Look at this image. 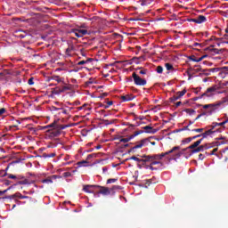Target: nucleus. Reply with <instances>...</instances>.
Segmentation results:
<instances>
[{"mask_svg": "<svg viewBox=\"0 0 228 228\" xmlns=\"http://www.w3.org/2000/svg\"><path fill=\"white\" fill-rule=\"evenodd\" d=\"M172 102H175V101L179 100V97L175 94L173 97L170 98Z\"/></svg>", "mask_w": 228, "mask_h": 228, "instance_id": "46", "label": "nucleus"}, {"mask_svg": "<svg viewBox=\"0 0 228 228\" xmlns=\"http://www.w3.org/2000/svg\"><path fill=\"white\" fill-rule=\"evenodd\" d=\"M134 99V96L133 94H126L121 96V100L123 102H128L129 101H133Z\"/></svg>", "mask_w": 228, "mask_h": 228, "instance_id": "12", "label": "nucleus"}, {"mask_svg": "<svg viewBox=\"0 0 228 228\" xmlns=\"http://www.w3.org/2000/svg\"><path fill=\"white\" fill-rule=\"evenodd\" d=\"M146 168H150V170H158V168H155L154 167H152L151 164L150 166H147Z\"/></svg>", "mask_w": 228, "mask_h": 228, "instance_id": "57", "label": "nucleus"}, {"mask_svg": "<svg viewBox=\"0 0 228 228\" xmlns=\"http://www.w3.org/2000/svg\"><path fill=\"white\" fill-rule=\"evenodd\" d=\"M99 113L101 115H103V117H108V114H106V110H100Z\"/></svg>", "mask_w": 228, "mask_h": 228, "instance_id": "49", "label": "nucleus"}, {"mask_svg": "<svg viewBox=\"0 0 228 228\" xmlns=\"http://www.w3.org/2000/svg\"><path fill=\"white\" fill-rule=\"evenodd\" d=\"M190 22H195V24H204V22H208V18L204 15H199L196 18L189 20Z\"/></svg>", "mask_w": 228, "mask_h": 228, "instance_id": "8", "label": "nucleus"}, {"mask_svg": "<svg viewBox=\"0 0 228 228\" xmlns=\"http://www.w3.org/2000/svg\"><path fill=\"white\" fill-rule=\"evenodd\" d=\"M10 189H11V187H9V188H7V189H5L4 191H0V197L4 195V193H6V191H8V190H10Z\"/></svg>", "mask_w": 228, "mask_h": 228, "instance_id": "48", "label": "nucleus"}, {"mask_svg": "<svg viewBox=\"0 0 228 228\" xmlns=\"http://www.w3.org/2000/svg\"><path fill=\"white\" fill-rule=\"evenodd\" d=\"M139 74H142V75L147 74V69H142L141 71H139Z\"/></svg>", "mask_w": 228, "mask_h": 228, "instance_id": "61", "label": "nucleus"}, {"mask_svg": "<svg viewBox=\"0 0 228 228\" xmlns=\"http://www.w3.org/2000/svg\"><path fill=\"white\" fill-rule=\"evenodd\" d=\"M106 172H108V167H102V174H106Z\"/></svg>", "mask_w": 228, "mask_h": 228, "instance_id": "64", "label": "nucleus"}, {"mask_svg": "<svg viewBox=\"0 0 228 228\" xmlns=\"http://www.w3.org/2000/svg\"><path fill=\"white\" fill-rule=\"evenodd\" d=\"M184 152H186V149H183L182 151L176 152L173 158V159H179L181 156H184Z\"/></svg>", "mask_w": 228, "mask_h": 228, "instance_id": "18", "label": "nucleus"}, {"mask_svg": "<svg viewBox=\"0 0 228 228\" xmlns=\"http://www.w3.org/2000/svg\"><path fill=\"white\" fill-rule=\"evenodd\" d=\"M142 184H144V188H149V186L152 184V179L145 180L144 183Z\"/></svg>", "mask_w": 228, "mask_h": 228, "instance_id": "27", "label": "nucleus"}, {"mask_svg": "<svg viewBox=\"0 0 228 228\" xmlns=\"http://www.w3.org/2000/svg\"><path fill=\"white\" fill-rule=\"evenodd\" d=\"M218 126V123L217 122H213L211 126H209V129H212V131H216V133L218 131V130H215V127Z\"/></svg>", "mask_w": 228, "mask_h": 228, "instance_id": "28", "label": "nucleus"}, {"mask_svg": "<svg viewBox=\"0 0 228 228\" xmlns=\"http://www.w3.org/2000/svg\"><path fill=\"white\" fill-rule=\"evenodd\" d=\"M100 97L101 99H104V97H108V93H102Z\"/></svg>", "mask_w": 228, "mask_h": 228, "instance_id": "58", "label": "nucleus"}, {"mask_svg": "<svg viewBox=\"0 0 228 228\" xmlns=\"http://www.w3.org/2000/svg\"><path fill=\"white\" fill-rule=\"evenodd\" d=\"M92 188H97V185H84L83 191H86V193H94Z\"/></svg>", "mask_w": 228, "mask_h": 228, "instance_id": "10", "label": "nucleus"}, {"mask_svg": "<svg viewBox=\"0 0 228 228\" xmlns=\"http://www.w3.org/2000/svg\"><path fill=\"white\" fill-rule=\"evenodd\" d=\"M71 33H73V35H75V37H77V38H81V36L79 35V32H77V28H73L71 30Z\"/></svg>", "mask_w": 228, "mask_h": 228, "instance_id": "31", "label": "nucleus"}, {"mask_svg": "<svg viewBox=\"0 0 228 228\" xmlns=\"http://www.w3.org/2000/svg\"><path fill=\"white\" fill-rule=\"evenodd\" d=\"M143 133H145V131H143V130H137L133 134H131L129 137H127V138H121L119 140V142H121L122 143H127L128 142H131V140H133V138H136V136H138V134H143Z\"/></svg>", "mask_w": 228, "mask_h": 228, "instance_id": "4", "label": "nucleus"}, {"mask_svg": "<svg viewBox=\"0 0 228 228\" xmlns=\"http://www.w3.org/2000/svg\"><path fill=\"white\" fill-rule=\"evenodd\" d=\"M52 79H53V81H57V83H61L62 81L61 77H60L59 76H53L52 77Z\"/></svg>", "mask_w": 228, "mask_h": 228, "instance_id": "33", "label": "nucleus"}, {"mask_svg": "<svg viewBox=\"0 0 228 228\" xmlns=\"http://www.w3.org/2000/svg\"><path fill=\"white\" fill-rule=\"evenodd\" d=\"M217 89H218V86H214L208 87L206 90V92L201 94L200 99H202V97H211V96H213L215 92H216Z\"/></svg>", "mask_w": 228, "mask_h": 228, "instance_id": "5", "label": "nucleus"}, {"mask_svg": "<svg viewBox=\"0 0 228 228\" xmlns=\"http://www.w3.org/2000/svg\"><path fill=\"white\" fill-rule=\"evenodd\" d=\"M208 51H210V53H214L215 54H222L223 51L222 50H218L216 48H214L213 45L209 46L208 48Z\"/></svg>", "mask_w": 228, "mask_h": 228, "instance_id": "19", "label": "nucleus"}, {"mask_svg": "<svg viewBox=\"0 0 228 228\" xmlns=\"http://www.w3.org/2000/svg\"><path fill=\"white\" fill-rule=\"evenodd\" d=\"M54 156H56L55 152L48 153V158H54Z\"/></svg>", "mask_w": 228, "mask_h": 228, "instance_id": "60", "label": "nucleus"}, {"mask_svg": "<svg viewBox=\"0 0 228 228\" xmlns=\"http://www.w3.org/2000/svg\"><path fill=\"white\" fill-rule=\"evenodd\" d=\"M164 158H165V155L163 153L151 155L152 161H160V159H163Z\"/></svg>", "mask_w": 228, "mask_h": 228, "instance_id": "16", "label": "nucleus"}, {"mask_svg": "<svg viewBox=\"0 0 228 228\" xmlns=\"http://www.w3.org/2000/svg\"><path fill=\"white\" fill-rule=\"evenodd\" d=\"M186 113H189V115H194L195 110L193 109H186Z\"/></svg>", "mask_w": 228, "mask_h": 228, "instance_id": "41", "label": "nucleus"}, {"mask_svg": "<svg viewBox=\"0 0 228 228\" xmlns=\"http://www.w3.org/2000/svg\"><path fill=\"white\" fill-rule=\"evenodd\" d=\"M77 33H78V35H80V38H83V37H85V35H88V30L77 28Z\"/></svg>", "mask_w": 228, "mask_h": 228, "instance_id": "22", "label": "nucleus"}, {"mask_svg": "<svg viewBox=\"0 0 228 228\" xmlns=\"http://www.w3.org/2000/svg\"><path fill=\"white\" fill-rule=\"evenodd\" d=\"M190 60H191V61H195L196 63H199V61H202V60H204V57H200L197 59L195 56H191Z\"/></svg>", "mask_w": 228, "mask_h": 228, "instance_id": "23", "label": "nucleus"}, {"mask_svg": "<svg viewBox=\"0 0 228 228\" xmlns=\"http://www.w3.org/2000/svg\"><path fill=\"white\" fill-rule=\"evenodd\" d=\"M191 131L193 133H202V131H204V128H194Z\"/></svg>", "mask_w": 228, "mask_h": 228, "instance_id": "43", "label": "nucleus"}, {"mask_svg": "<svg viewBox=\"0 0 228 228\" xmlns=\"http://www.w3.org/2000/svg\"><path fill=\"white\" fill-rule=\"evenodd\" d=\"M165 67H166L167 70H174V66L170 63H166Z\"/></svg>", "mask_w": 228, "mask_h": 228, "instance_id": "35", "label": "nucleus"}, {"mask_svg": "<svg viewBox=\"0 0 228 228\" xmlns=\"http://www.w3.org/2000/svg\"><path fill=\"white\" fill-rule=\"evenodd\" d=\"M216 143L218 142L205 143L203 145H200L195 150L191 151L190 156H191V154H197V152H204V151H208V149H213V147H215Z\"/></svg>", "mask_w": 228, "mask_h": 228, "instance_id": "1", "label": "nucleus"}, {"mask_svg": "<svg viewBox=\"0 0 228 228\" xmlns=\"http://www.w3.org/2000/svg\"><path fill=\"white\" fill-rule=\"evenodd\" d=\"M185 94H186V89H183V91H179L176 93V97H178V99H181V97H183Z\"/></svg>", "mask_w": 228, "mask_h": 228, "instance_id": "24", "label": "nucleus"}, {"mask_svg": "<svg viewBox=\"0 0 228 228\" xmlns=\"http://www.w3.org/2000/svg\"><path fill=\"white\" fill-rule=\"evenodd\" d=\"M215 152H218V148H215V149L209 153V156L215 155Z\"/></svg>", "mask_w": 228, "mask_h": 228, "instance_id": "52", "label": "nucleus"}, {"mask_svg": "<svg viewBox=\"0 0 228 228\" xmlns=\"http://www.w3.org/2000/svg\"><path fill=\"white\" fill-rule=\"evenodd\" d=\"M66 127H69V126L67 125H58V123L55 124V129L57 131H59V133L61 134V131H63V129H66Z\"/></svg>", "mask_w": 228, "mask_h": 228, "instance_id": "20", "label": "nucleus"}, {"mask_svg": "<svg viewBox=\"0 0 228 228\" xmlns=\"http://www.w3.org/2000/svg\"><path fill=\"white\" fill-rule=\"evenodd\" d=\"M129 159H133L134 161H137V163H142V159H139L135 156H132L131 158L126 159V161H129Z\"/></svg>", "mask_w": 228, "mask_h": 228, "instance_id": "25", "label": "nucleus"}, {"mask_svg": "<svg viewBox=\"0 0 228 228\" xmlns=\"http://www.w3.org/2000/svg\"><path fill=\"white\" fill-rule=\"evenodd\" d=\"M18 184H30L29 181H28V179H24L22 181H19Z\"/></svg>", "mask_w": 228, "mask_h": 228, "instance_id": "38", "label": "nucleus"}, {"mask_svg": "<svg viewBox=\"0 0 228 228\" xmlns=\"http://www.w3.org/2000/svg\"><path fill=\"white\" fill-rule=\"evenodd\" d=\"M132 77L136 86H145V85H147V80H145V78H142L140 76L136 74V72H134L132 74Z\"/></svg>", "mask_w": 228, "mask_h": 228, "instance_id": "2", "label": "nucleus"}, {"mask_svg": "<svg viewBox=\"0 0 228 228\" xmlns=\"http://www.w3.org/2000/svg\"><path fill=\"white\" fill-rule=\"evenodd\" d=\"M151 165H161L163 167V162L158 160H152Z\"/></svg>", "mask_w": 228, "mask_h": 228, "instance_id": "39", "label": "nucleus"}, {"mask_svg": "<svg viewBox=\"0 0 228 228\" xmlns=\"http://www.w3.org/2000/svg\"><path fill=\"white\" fill-rule=\"evenodd\" d=\"M200 136H202V134H200L198 135H194L191 138H192V140H197V138H200Z\"/></svg>", "mask_w": 228, "mask_h": 228, "instance_id": "59", "label": "nucleus"}, {"mask_svg": "<svg viewBox=\"0 0 228 228\" xmlns=\"http://www.w3.org/2000/svg\"><path fill=\"white\" fill-rule=\"evenodd\" d=\"M8 179H17V175H8Z\"/></svg>", "mask_w": 228, "mask_h": 228, "instance_id": "54", "label": "nucleus"}, {"mask_svg": "<svg viewBox=\"0 0 228 228\" xmlns=\"http://www.w3.org/2000/svg\"><path fill=\"white\" fill-rule=\"evenodd\" d=\"M142 129H144L145 133H149L151 134H154L157 133V130L152 128V126H146L142 127Z\"/></svg>", "mask_w": 228, "mask_h": 228, "instance_id": "13", "label": "nucleus"}, {"mask_svg": "<svg viewBox=\"0 0 228 228\" xmlns=\"http://www.w3.org/2000/svg\"><path fill=\"white\" fill-rule=\"evenodd\" d=\"M61 134L60 133V130H57L56 128H53L48 131V136L49 138H56L60 136Z\"/></svg>", "mask_w": 228, "mask_h": 228, "instance_id": "9", "label": "nucleus"}, {"mask_svg": "<svg viewBox=\"0 0 228 228\" xmlns=\"http://www.w3.org/2000/svg\"><path fill=\"white\" fill-rule=\"evenodd\" d=\"M216 131H213V129H208L205 133L201 134V136L204 140V138H208V136H211V134H215Z\"/></svg>", "mask_w": 228, "mask_h": 228, "instance_id": "15", "label": "nucleus"}, {"mask_svg": "<svg viewBox=\"0 0 228 228\" xmlns=\"http://www.w3.org/2000/svg\"><path fill=\"white\" fill-rule=\"evenodd\" d=\"M86 164H88V161L86 160L77 162L78 167H86Z\"/></svg>", "mask_w": 228, "mask_h": 228, "instance_id": "34", "label": "nucleus"}, {"mask_svg": "<svg viewBox=\"0 0 228 228\" xmlns=\"http://www.w3.org/2000/svg\"><path fill=\"white\" fill-rule=\"evenodd\" d=\"M33 79H34L33 77H30V78L28 79V84L30 85V86H31V85H35V82L33 81Z\"/></svg>", "mask_w": 228, "mask_h": 228, "instance_id": "55", "label": "nucleus"}, {"mask_svg": "<svg viewBox=\"0 0 228 228\" xmlns=\"http://www.w3.org/2000/svg\"><path fill=\"white\" fill-rule=\"evenodd\" d=\"M66 54L67 56H70V48L66 49Z\"/></svg>", "mask_w": 228, "mask_h": 228, "instance_id": "63", "label": "nucleus"}, {"mask_svg": "<svg viewBox=\"0 0 228 228\" xmlns=\"http://www.w3.org/2000/svg\"><path fill=\"white\" fill-rule=\"evenodd\" d=\"M151 3H152V0H142L141 6H148Z\"/></svg>", "mask_w": 228, "mask_h": 228, "instance_id": "26", "label": "nucleus"}, {"mask_svg": "<svg viewBox=\"0 0 228 228\" xmlns=\"http://www.w3.org/2000/svg\"><path fill=\"white\" fill-rule=\"evenodd\" d=\"M197 148H198V146H196L195 142H193V143L191 144L189 147L184 148V149H186V151H188V150H190V149H191V151H195V149H197Z\"/></svg>", "mask_w": 228, "mask_h": 228, "instance_id": "29", "label": "nucleus"}, {"mask_svg": "<svg viewBox=\"0 0 228 228\" xmlns=\"http://www.w3.org/2000/svg\"><path fill=\"white\" fill-rule=\"evenodd\" d=\"M204 115H206V112H203L200 115H198L197 118L194 119V121L199 120V118H200V117H204Z\"/></svg>", "mask_w": 228, "mask_h": 228, "instance_id": "53", "label": "nucleus"}, {"mask_svg": "<svg viewBox=\"0 0 228 228\" xmlns=\"http://www.w3.org/2000/svg\"><path fill=\"white\" fill-rule=\"evenodd\" d=\"M204 158H206V156H204V154L200 153L199 155V159L202 160V159H204Z\"/></svg>", "mask_w": 228, "mask_h": 228, "instance_id": "62", "label": "nucleus"}, {"mask_svg": "<svg viewBox=\"0 0 228 228\" xmlns=\"http://www.w3.org/2000/svg\"><path fill=\"white\" fill-rule=\"evenodd\" d=\"M222 104H224V102H218L216 103L206 104V105H203V109L209 110V113H213V111H215L216 110H218V108H220V106H222Z\"/></svg>", "mask_w": 228, "mask_h": 228, "instance_id": "3", "label": "nucleus"}, {"mask_svg": "<svg viewBox=\"0 0 228 228\" xmlns=\"http://www.w3.org/2000/svg\"><path fill=\"white\" fill-rule=\"evenodd\" d=\"M4 113H6V109H4V108L0 109V117L2 115H4Z\"/></svg>", "mask_w": 228, "mask_h": 228, "instance_id": "51", "label": "nucleus"}, {"mask_svg": "<svg viewBox=\"0 0 228 228\" xmlns=\"http://www.w3.org/2000/svg\"><path fill=\"white\" fill-rule=\"evenodd\" d=\"M197 148H198V146H196L195 142H193V143L191 144L189 147L184 148V149H186V151H188V150H190V149H191V151H195V149H197Z\"/></svg>", "mask_w": 228, "mask_h": 228, "instance_id": "30", "label": "nucleus"}, {"mask_svg": "<svg viewBox=\"0 0 228 228\" xmlns=\"http://www.w3.org/2000/svg\"><path fill=\"white\" fill-rule=\"evenodd\" d=\"M67 90H70V86H63L60 92H67Z\"/></svg>", "mask_w": 228, "mask_h": 228, "instance_id": "47", "label": "nucleus"}, {"mask_svg": "<svg viewBox=\"0 0 228 228\" xmlns=\"http://www.w3.org/2000/svg\"><path fill=\"white\" fill-rule=\"evenodd\" d=\"M118 179L117 178H110L107 180V184H111L113 183H117Z\"/></svg>", "mask_w": 228, "mask_h": 228, "instance_id": "36", "label": "nucleus"}, {"mask_svg": "<svg viewBox=\"0 0 228 228\" xmlns=\"http://www.w3.org/2000/svg\"><path fill=\"white\" fill-rule=\"evenodd\" d=\"M60 110H63V108L52 107L51 111H60Z\"/></svg>", "mask_w": 228, "mask_h": 228, "instance_id": "50", "label": "nucleus"}, {"mask_svg": "<svg viewBox=\"0 0 228 228\" xmlns=\"http://www.w3.org/2000/svg\"><path fill=\"white\" fill-rule=\"evenodd\" d=\"M203 140H204V138L202 137L201 139L196 141L194 143L196 144L197 147H199V145H200L202 143Z\"/></svg>", "mask_w": 228, "mask_h": 228, "instance_id": "45", "label": "nucleus"}, {"mask_svg": "<svg viewBox=\"0 0 228 228\" xmlns=\"http://www.w3.org/2000/svg\"><path fill=\"white\" fill-rule=\"evenodd\" d=\"M157 72H158V74H163V68L161 66H158Z\"/></svg>", "mask_w": 228, "mask_h": 228, "instance_id": "44", "label": "nucleus"}, {"mask_svg": "<svg viewBox=\"0 0 228 228\" xmlns=\"http://www.w3.org/2000/svg\"><path fill=\"white\" fill-rule=\"evenodd\" d=\"M143 145H149V139L145 138L141 140L140 142H137V144L134 147H132L128 152H134V151H136V149H142V147H143Z\"/></svg>", "mask_w": 228, "mask_h": 228, "instance_id": "6", "label": "nucleus"}, {"mask_svg": "<svg viewBox=\"0 0 228 228\" xmlns=\"http://www.w3.org/2000/svg\"><path fill=\"white\" fill-rule=\"evenodd\" d=\"M64 177H70V175H72V174L70 172H65L63 173Z\"/></svg>", "mask_w": 228, "mask_h": 228, "instance_id": "56", "label": "nucleus"}, {"mask_svg": "<svg viewBox=\"0 0 228 228\" xmlns=\"http://www.w3.org/2000/svg\"><path fill=\"white\" fill-rule=\"evenodd\" d=\"M142 158H144V159H142V165H145V163L149 161L151 163L152 161V155H142Z\"/></svg>", "mask_w": 228, "mask_h": 228, "instance_id": "14", "label": "nucleus"}, {"mask_svg": "<svg viewBox=\"0 0 228 228\" xmlns=\"http://www.w3.org/2000/svg\"><path fill=\"white\" fill-rule=\"evenodd\" d=\"M57 123H58V121L55 120L54 122H53L52 124L46 126L45 127H53V129H55Z\"/></svg>", "mask_w": 228, "mask_h": 228, "instance_id": "42", "label": "nucleus"}, {"mask_svg": "<svg viewBox=\"0 0 228 228\" xmlns=\"http://www.w3.org/2000/svg\"><path fill=\"white\" fill-rule=\"evenodd\" d=\"M192 47H200V49H202L204 47V45L200 44V43H194L192 45Z\"/></svg>", "mask_w": 228, "mask_h": 228, "instance_id": "40", "label": "nucleus"}, {"mask_svg": "<svg viewBox=\"0 0 228 228\" xmlns=\"http://www.w3.org/2000/svg\"><path fill=\"white\" fill-rule=\"evenodd\" d=\"M193 139L191 137L185 138L182 141V143L186 144L190 143Z\"/></svg>", "mask_w": 228, "mask_h": 228, "instance_id": "32", "label": "nucleus"}, {"mask_svg": "<svg viewBox=\"0 0 228 228\" xmlns=\"http://www.w3.org/2000/svg\"><path fill=\"white\" fill-rule=\"evenodd\" d=\"M96 188H98L100 190L98 191V193H100L102 195H111V193H115L114 191H110V188H108V187L96 185Z\"/></svg>", "mask_w": 228, "mask_h": 228, "instance_id": "7", "label": "nucleus"}, {"mask_svg": "<svg viewBox=\"0 0 228 228\" xmlns=\"http://www.w3.org/2000/svg\"><path fill=\"white\" fill-rule=\"evenodd\" d=\"M181 131H190V126H183V128L178 129L177 133H181Z\"/></svg>", "mask_w": 228, "mask_h": 228, "instance_id": "37", "label": "nucleus"}, {"mask_svg": "<svg viewBox=\"0 0 228 228\" xmlns=\"http://www.w3.org/2000/svg\"><path fill=\"white\" fill-rule=\"evenodd\" d=\"M180 150H181L180 146H175L170 151H166L162 154L164 155V158H165V156H168V154H172L173 152H175V151H180Z\"/></svg>", "mask_w": 228, "mask_h": 228, "instance_id": "17", "label": "nucleus"}, {"mask_svg": "<svg viewBox=\"0 0 228 228\" xmlns=\"http://www.w3.org/2000/svg\"><path fill=\"white\" fill-rule=\"evenodd\" d=\"M92 61H94V59L92 58H88L86 61H80L77 62V65H86V63H92Z\"/></svg>", "mask_w": 228, "mask_h": 228, "instance_id": "21", "label": "nucleus"}, {"mask_svg": "<svg viewBox=\"0 0 228 228\" xmlns=\"http://www.w3.org/2000/svg\"><path fill=\"white\" fill-rule=\"evenodd\" d=\"M57 175H52L51 177H47L46 179H43L41 183L44 184H53V179H57Z\"/></svg>", "mask_w": 228, "mask_h": 228, "instance_id": "11", "label": "nucleus"}]
</instances>
